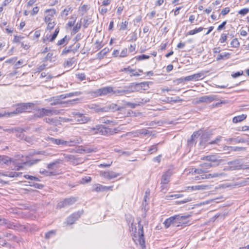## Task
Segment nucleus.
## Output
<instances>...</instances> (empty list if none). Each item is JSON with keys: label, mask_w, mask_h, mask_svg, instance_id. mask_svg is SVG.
I'll return each instance as SVG.
<instances>
[{"label": "nucleus", "mask_w": 249, "mask_h": 249, "mask_svg": "<svg viewBox=\"0 0 249 249\" xmlns=\"http://www.w3.org/2000/svg\"><path fill=\"white\" fill-rule=\"evenodd\" d=\"M138 230L137 231V228L136 226L134 227L132 225L131 231L133 232L134 238L133 240L135 241L136 240H138L140 245L142 247V248L145 247V240L144 239V232L143 230V226L140 223V221L138 222Z\"/></svg>", "instance_id": "7ed1b4c3"}, {"label": "nucleus", "mask_w": 249, "mask_h": 249, "mask_svg": "<svg viewBox=\"0 0 249 249\" xmlns=\"http://www.w3.org/2000/svg\"><path fill=\"white\" fill-rule=\"evenodd\" d=\"M168 100L169 102H173L175 103L183 101V99H180L179 97H176L175 99L173 97L168 98Z\"/></svg>", "instance_id": "a18cd8bd"}, {"label": "nucleus", "mask_w": 249, "mask_h": 249, "mask_svg": "<svg viewBox=\"0 0 249 249\" xmlns=\"http://www.w3.org/2000/svg\"><path fill=\"white\" fill-rule=\"evenodd\" d=\"M62 160L57 159L54 161L53 162L48 164L47 165V167L49 169H53V167L57 168L59 167L58 165L59 164H61L62 163Z\"/></svg>", "instance_id": "5701e85b"}, {"label": "nucleus", "mask_w": 249, "mask_h": 249, "mask_svg": "<svg viewBox=\"0 0 249 249\" xmlns=\"http://www.w3.org/2000/svg\"><path fill=\"white\" fill-rule=\"evenodd\" d=\"M128 24V22L126 21H125L124 22H122L121 23V25H120V28L122 30H125L127 28V26Z\"/></svg>", "instance_id": "0e129e2a"}, {"label": "nucleus", "mask_w": 249, "mask_h": 249, "mask_svg": "<svg viewBox=\"0 0 249 249\" xmlns=\"http://www.w3.org/2000/svg\"><path fill=\"white\" fill-rule=\"evenodd\" d=\"M89 6L88 5L84 4L80 7L79 10L83 12H87L89 9Z\"/></svg>", "instance_id": "bf43d9fd"}, {"label": "nucleus", "mask_w": 249, "mask_h": 249, "mask_svg": "<svg viewBox=\"0 0 249 249\" xmlns=\"http://www.w3.org/2000/svg\"><path fill=\"white\" fill-rule=\"evenodd\" d=\"M81 141V139H76L71 140L70 141H65V145L72 146L75 145L76 144H78Z\"/></svg>", "instance_id": "393cba45"}, {"label": "nucleus", "mask_w": 249, "mask_h": 249, "mask_svg": "<svg viewBox=\"0 0 249 249\" xmlns=\"http://www.w3.org/2000/svg\"><path fill=\"white\" fill-rule=\"evenodd\" d=\"M231 47L234 48H237L239 46V42L237 39V38H234L231 42Z\"/></svg>", "instance_id": "37998d69"}, {"label": "nucleus", "mask_w": 249, "mask_h": 249, "mask_svg": "<svg viewBox=\"0 0 249 249\" xmlns=\"http://www.w3.org/2000/svg\"><path fill=\"white\" fill-rule=\"evenodd\" d=\"M81 21H80L79 22H77L76 25L73 27L72 29V33L73 34H76L77 32H78L79 29L81 28Z\"/></svg>", "instance_id": "4c0bfd02"}, {"label": "nucleus", "mask_w": 249, "mask_h": 249, "mask_svg": "<svg viewBox=\"0 0 249 249\" xmlns=\"http://www.w3.org/2000/svg\"><path fill=\"white\" fill-rule=\"evenodd\" d=\"M39 161L40 159H32L29 160L28 157H26L25 160H22L21 162L19 163L17 160L13 161V164L15 165V167H17L16 170H19L23 168V165L25 166H31L33 165L37 164Z\"/></svg>", "instance_id": "39448f33"}, {"label": "nucleus", "mask_w": 249, "mask_h": 249, "mask_svg": "<svg viewBox=\"0 0 249 249\" xmlns=\"http://www.w3.org/2000/svg\"><path fill=\"white\" fill-rule=\"evenodd\" d=\"M247 118V115L245 114H242L237 116H235L232 119V122L233 123H238L240 122Z\"/></svg>", "instance_id": "bb28decb"}, {"label": "nucleus", "mask_w": 249, "mask_h": 249, "mask_svg": "<svg viewBox=\"0 0 249 249\" xmlns=\"http://www.w3.org/2000/svg\"><path fill=\"white\" fill-rule=\"evenodd\" d=\"M172 175V172L170 170H168L163 174L161 178L162 189L164 188V185L167 184L170 181V178Z\"/></svg>", "instance_id": "4468645a"}, {"label": "nucleus", "mask_w": 249, "mask_h": 249, "mask_svg": "<svg viewBox=\"0 0 249 249\" xmlns=\"http://www.w3.org/2000/svg\"><path fill=\"white\" fill-rule=\"evenodd\" d=\"M70 10H71V7H67L63 11H62V12L61 13V16H67L68 15L69 12Z\"/></svg>", "instance_id": "4d7b16f0"}, {"label": "nucleus", "mask_w": 249, "mask_h": 249, "mask_svg": "<svg viewBox=\"0 0 249 249\" xmlns=\"http://www.w3.org/2000/svg\"><path fill=\"white\" fill-rule=\"evenodd\" d=\"M52 140V143L56 145H65V141L61 139H53Z\"/></svg>", "instance_id": "c756f323"}, {"label": "nucleus", "mask_w": 249, "mask_h": 249, "mask_svg": "<svg viewBox=\"0 0 249 249\" xmlns=\"http://www.w3.org/2000/svg\"><path fill=\"white\" fill-rule=\"evenodd\" d=\"M71 18L73 19V21H69L68 22L67 25L69 27H71L72 26H73L74 25L75 20H76V18L74 17H71Z\"/></svg>", "instance_id": "13d9d810"}, {"label": "nucleus", "mask_w": 249, "mask_h": 249, "mask_svg": "<svg viewBox=\"0 0 249 249\" xmlns=\"http://www.w3.org/2000/svg\"><path fill=\"white\" fill-rule=\"evenodd\" d=\"M74 63V61L73 58H71L69 60H67L66 62V65L67 66L70 67Z\"/></svg>", "instance_id": "338daca9"}, {"label": "nucleus", "mask_w": 249, "mask_h": 249, "mask_svg": "<svg viewBox=\"0 0 249 249\" xmlns=\"http://www.w3.org/2000/svg\"><path fill=\"white\" fill-rule=\"evenodd\" d=\"M1 222H0V226H5L7 228L9 229H12L16 230H18L19 228L22 227L21 225L18 224L17 222H11L4 218H1L0 221Z\"/></svg>", "instance_id": "6e6552de"}, {"label": "nucleus", "mask_w": 249, "mask_h": 249, "mask_svg": "<svg viewBox=\"0 0 249 249\" xmlns=\"http://www.w3.org/2000/svg\"><path fill=\"white\" fill-rule=\"evenodd\" d=\"M82 214V211H78L71 215L67 218V222L68 224L71 225L77 220Z\"/></svg>", "instance_id": "2eb2a0df"}, {"label": "nucleus", "mask_w": 249, "mask_h": 249, "mask_svg": "<svg viewBox=\"0 0 249 249\" xmlns=\"http://www.w3.org/2000/svg\"><path fill=\"white\" fill-rule=\"evenodd\" d=\"M99 122L102 124H109L112 125H115V122L113 121L108 119L107 117H105L100 119Z\"/></svg>", "instance_id": "cd10ccee"}, {"label": "nucleus", "mask_w": 249, "mask_h": 249, "mask_svg": "<svg viewBox=\"0 0 249 249\" xmlns=\"http://www.w3.org/2000/svg\"><path fill=\"white\" fill-rule=\"evenodd\" d=\"M202 160L207 161L211 163L212 165H215V167L218 166L222 161L221 159H218L215 155H209L203 157L201 158Z\"/></svg>", "instance_id": "9d476101"}, {"label": "nucleus", "mask_w": 249, "mask_h": 249, "mask_svg": "<svg viewBox=\"0 0 249 249\" xmlns=\"http://www.w3.org/2000/svg\"><path fill=\"white\" fill-rule=\"evenodd\" d=\"M221 138H222L221 136H218L214 140L208 142V144H217L220 141Z\"/></svg>", "instance_id": "864d4df0"}, {"label": "nucleus", "mask_w": 249, "mask_h": 249, "mask_svg": "<svg viewBox=\"0 0 249 249\" xmlns=\"http://www.w3.org/2000/svg\"><path fill=\"white\" fill-rule=\"evenodd\" d=\"M46 13H48L47 16H50L51 18L53 17L54 15H55L56 13V10L55 9H48L46 10Z\"/></svg>", "instance_id": "473e14b6"}, {"label": "nucleus", "mask_w": 249, "mask_h": 249, "mask_svg": "<svg viewBox=\"0 0 249 249\" xmlns=\"http://www.w3.org/2000/svg\"><path fill=\"white\" fill-rule=\"evenodd\" d=\"M47 100L51 102L50 105L51 106L60 105L63 103L62 102L59 101V99H57L56 97H53L52 98L48 99Z\"/></svg>", "instance_id": "a878e982"}, {"label": "nucleus", "mask_w": 249, "mask_h": 249, "mask_svg": "<svg viewBox=\"0 0 249 249\" xmlns=\"http://www.w3.org/2000/svg\"><path fill=\"white\" fill-rule=\"evenodd\" d=\"M113 91V88L112 87H106L100 88L95 90L94 93L96 96L106 95L108 93H112Z\"/></svg>", "instance_id": "9b49d317"}, {"label": "nucleus", "mask_w": 249, "mask_h": 249, "mask_svg": "<svg viewBox=\"0 0 249 249\" xmlns=\"http://www.w3.org/2000/svg\"><path fill=\"white\" fill-rule=\"evenodd\" d=\"M232 140V144H236L237 143H243L245 142V140L241 138L237 137L233 138Z\"/></svg>", "instance_id": "49530a36"}, {"label": "nucleus", "mask_w": 249, "mask_h": 249, "mask_svg": "<svg viewBox=\"0 0 249 249\" xmlns=\"http://www.w3.org/2000/svg\"><path fill=\"white\" fill-rule=\"evenodd\" d=\"M22 173L7 171L4 172H0V176L8 177L10 178H14L19 177Z\"/></svg>", "instance_id": "6ab92c4d"}, {"label": "nucleus", "mask_w": 249, "mask_h": 249, "mask_svg": "<svg viewBox=\"0 0 249 249\" xmlns=\"http://www.w3.org/2000/svg\"><path fill=\"white\" fill-rule=\"evenodd\" d=\"M104 188H105L103 185L100 184H97L95 185V187L93 189L92 191L96 192L104 191Z\"/></svg>", "instance_id": "2f4dec72"}, {"label": "nucleus", "mask_w": 249, "mask_h": 249, "mask_svg": "<svg viewBox=\"0 0 249 249\" xmlns=\"http://www.w3.org/2000/svg\"><path fill=\"white\" fill-rule=\"evenodd\" d=\"M109 108L111 109L112 111L120 110L121 109L120 107H118L116 104H114L110 105Z\"/></svg>", "instance_id": "de8ad7c7"}, {"label": "nucleus", "mask_w": 249, "mask_h": 249, "mask_svg": "<svg viewBox=\"0 0 249 249\" xmlns=\"http://www.w3.org/2000/svg\"><path fill=\"white\" fill-rule=\"evenodd\" d=\"M64 156L65 159L67 161L71 162L73 163H75L77 160L75 158V157L72 155L66 154H62Z\"/></svg>", "instance_id": "4be33fe9"}, {"label": "nucleus", "mask_w": 249, "mask_h": 249, "mask_svg": "<svg viewBox=\"0 0 249 249\" xmlns=\"http://www.w3.org/2000/svg\"><path fill=\"white\" fill-rule=\"evenodd\" d=\"M203 27H199L198 28H196L194 30H190L187 33V35H194L196 33L201 32L203 30Z\"/></svg>", "instance_id": "7c9ffc66"}, {"label": "nucleus", "mask_w": 249, "mask_h": 249, "mask_svg": "<svg viewBox=\"0 0 249 249\" xmlns=\"http://www.w3.org/2000/svg\"><path fill=\"white\" fill-rule=\"evenodd\" d=\"M76 76L80 81H83L86 79V75L84 73H76Z\"/></svg>", "instance_id": "603ef678"}, {"label": "nucleus", "mask_w": 249, "mask_h": 249, "mask_svg": "<svg viewBox=\"0 0 249 249\" xmlns=\"http://www.w3.org/2000/svg\"><path fill=\"white\" fill-rule=\"evenodd\" d=\"M214 100V96L213 95H205L199 98V102L201 103L211 102Z\"/></svg>", "instance_id": "412c9836"}, {"label": "nucleus", "mask_w": 249, "mask_h": 249, "mask_svg": "<svg viewBox=\"0 0 249 249\" xmlns=\"http://www.w3.org/2000/svg\"><path fill=\"white\" fill-rule=\"evenodd\" d=\"M215 167V165H212L208 162H204L200 164L197 168H195L194 172L197 174L207 173L211 167Z\"/></svg>", "instance_id": "423d86ee"}, {"label": "nucleus", "mask_w": 249, "mask_h": 249, "mask_svg": "<svg viewBox=\"0 0 249 249\" xmlns=\"http://www.w3.org/2000/svg\"><path fill=\"white\" fill-rule=\"evenodd\" d=\"M82 150L83 151L86 153H91L93 152H95V150H94L93 149L90 148H85L82 149Z\"/></svg>", "instance_id": "69168bd1"}, {"label": "nucleus", "mask_w": 249, "mask_h": 249, "mask_svg": "<svg viewBox=\"0 0 249 249\" xmlns=\"http://www.w3.org/2000/svg\"><path fill=\"white\" fill-rule=\"evenodd\" d=\"M95 131V133H99L103 135H107L111 133V130L107 127H105L104 125H98L95 127L91 128L90 131Z\"/></svg>", "instance_id": "1a4fd4ad"}, {"label": "nucleus", "mask_w": 249, "mask_h": 249, "mask_svg": "<svg viewBox=\"0 0 249 249\" xmlns=\"http://www.w3.org/2000/svg\"><path fill=\"white\" fill-rule=\"evenodd\" d=\"M158 144L159 143L151 146L148 150V153L150 154H153L157 152L158 151V147L157 146Z\"/></svg>", "instance_id": "ea45409f"}, {"label": "nucleus", "mask_w": 249, "mask_h": 249, "mask_svg": "<svg viewBox=\"0 0 249 249\" xmlns=\"http://www.w3.org/2000/svg\"><path fill=\"white\" fill-rule=\"evenodd\" d=\"M230 53H225L224 54H220L216 57V60L219 61L221 59H228L230 57Z\"/></svg>", "instance_id": "c85d7f7f"}, {"label": "nucleus", "mask_w": 249, "mask_h": 249, "mask_svg": "<svg viewBox=\"0 0 249 249\" xmlns=\"http://www.w3.org/2000/svg\"><path fill=\"white\" fill-rule=\"evenodd\" d=\"M127 50L126 48H124L121 52L120 57H124L127 55Z\"/></svg>", "instance_id": "680f3d73"}, {"label": "nucleus", "mask_w": 249, "mask_h": 249, "mask_svg": "<svg viewBox=\"0 0 249 249\" xmlns=\"http://www.w3.org/2000/svg\"><path fill=\"white\" fill-rule=\"evenodd\" d=\"M23 38V36H17L16 35L14 36V42H19L21 39Z\"/></svg>", "instance_id": "e2e57ef3"}, {"label": "nucleus", "mask_w": 249, "mask_h": 249, "mask_svg": "<svg viewBox=\"0 0 249 249\" xmlns=\"http://www.w3.org/2000/svg\"><path fill=\"white\" fill-rule=\"evenodd\" d=\"M225 176V174L222 172H216L213 173H202L199 176L196 177V180L209 179L212 178H220Z\"/></svg>", "instance_id": "0eeeda50"}, {"label": "nucleus", "mask_w": 249, "mask_h": 249, "mask_svg": "<svg viewBox=\"0 0 249 249\" xmlns=\"http://www.w3.org/2000/svg\"><path fill=\"white\" fill-rule=\"evenodd\" d=\"M189 216L181 214H176L166 219L163 223L166 229L170 226L173 227H184L189 223Z\"/></svg>", "instance_id": "f257e3e1"}, {"label": "nucleus", "mask_w": 249, "mask_h": 249, "mask_svg": "<svg viewBox=\"0 0 249 249\" xmlns=\"http://www.w3.org/2000/svg\"><path fill=\"white\" fill-rule=\"evenodd\" d=\"M24 177L26 179H30L32 180H35V181H39V179L38 178L34 177V176H30V175H24Z\"/></svg>", "instance_id": "8fccbe9b"}, {"label": "nucleus", "mask_w": 249, "mask_h": 249, "mask_svg": "<svg viewBox=\"0 0 249 249\" xmlns=\"http://www.w3.org/2000/svg\"><path fill=\"white\" fill-rule=\"evenodd\" d=\"M55 234V231L54 230L50 231L45 234V237L46 239H49L52 237Z\"/></svg>", "instance_id": "a19ab883"}, {"label": "nucleus", "mask_w": 249, "mask_h": 249, "mask_svg": "<svg viewBox=\"0 0 249 249\" xmlns=\"http://www.w3.org/2000/svg\"><path fill=\"white\" fill-rule=\"evenodd\" d=\"M75 120L80 124H85L90 121V118L86 116L85 114L80 113L79 115H78Z\"/></svg>", "instance_id": "f3484780"}, {"label": "nucleus", "mask_w": 249, "mask_h": 249, "mask_svg": "<svg viewBox=\"0 0 249 249\" xmlns=\"http://www.w3.org/2000/svg\"><path fill=\"white\" fill-rule=\"evenodd\" d=\"M35 106V104L32 103H21L16 106L15 110L12 112H8V116H12L15 114L21 113L24 112H30Z\"/></svg>", "instance_id": "20e7f679"}, {"label": "nucleus", "mask_w": 249, "mask_h": 249, "mask_svg": "<svg viewBox=\"0 0 249 249\" xmlns=\"http://www.w3.org/2000/svg\"><path fill=\"white\" fill-rule=\"evenodd\" d=\"M90 19L84 18L83 20V27L84 28H87L88 27V26L90 24Z\"/></svg>", "instance_id": "3c124183"}, {"label": "nucleus", "mask_w": 249, "mask_h": 249, "mask_svg": "<svg viewBox=\"0 0 249 249\" xmlns=\"http://www.w3.org/2000/svg\"><path fill=\"white\" fill-rule=\"evenodd\" d=\"M77 200V198L74 197L66 198L63 201L60 202L58 204V207L61 208L67 207L73 204Z\"/></svg>", "instance_id": "f8f14e48"}, {"label": "nucleus", "mask_w": 249, "mask_h": 249, "mask_svg": "<svg viewBox=\"0 0 249 249\" xmlns=\"http://www.w3.org/2000/svg\"><path fill=\"white\" fill-rule=\"evenodd\" d=\"M91 108L95 109L96 112H105L107 111L106 108H101L96 105H92Z\"/></svg>", "instance_id": "c9c22d12"}, {"label": "nucleus", "mask_w": 249, "mask_h": 249, "mask_svg": "<svg viewBox=\"0 0 249 249\" xmlns=\"http://www.w3.org/2000/svg\"><path fill=\"white\" fill-rule=\"evenodd\" d=\"M203 73L202 72H199L193 74L194 81L199 80L202 79Z\"/></svg>", "instance_id": "79ce46f5"}, {"label": "nucleus", "mask_w": 249, "mask_h": 249, "mask_svg": "<svg viewBox=\"0 0 249 249\" xmlns=\"http://www.w3.org/2000/svg\"><path fill=\"white\" fill-rule=\"evenodd\" d=\"M233 168V169H234V170H238V169H249V165L243 166L242 165L238 164V165L234 166Z\"/></svg>", "instance_id": "5fc2aeb1"}, {"label": "nucleus", "mask_w": 249, "mask_h": 249, "mask_svg": "<svg viewBox=\"0 0 249 249\" xmlns=\"http://www.w3.org/2000/svg\"><path fill=\"white\" fill-rule=\"evenodd\" d=\"M249 9L248 8H245L239 10L238 11V14L242 16H245L246 14H247L249 13Z\"/></svg>", "instance_id": "09e8293b"}, {"label": "nucleus", "mask_w": 249, "mask_h": 249, "mask_svg": "<svg viewBox=\"0 0 249 249\" xmlns=\"http://www.w3.org/2000/svg\"><path fill=\"white\" fill-rule=\"evenodd\" d=\"M209 188V186L207 185L201 184L196 186H189L188 189L191 190H206Z\"/></svg>", "instance_id": "aec40b11"}, {"label": "nucleus", "mask_w": 249, "mask_h": 249, "mask_svg": "<svg viewBox=\"0 0 249 249\" xmlns=\"http://www.w3.org/2000/svg\"><path fill=\"white\" fill-rule=\"evenodd\" d=\"M133 92V91L130 90V89H113V91L112 93L117 96H122L126 94L130 93L131 92Z\"/></svg>", "instance_id": "a211bd4d"}, {"label": "nucleus", "mask_w": 249, "mask_h": 249, "mask_svg": "<svg viewBox=\"0 0 249 249\" xmlns=\"http://www.w3.org/2000/svg\"><path fill=\"white\" fill-rule=\"evenodd\" d=\"M100 175L108 179H111L117 178L120 174L113 171H101Z\"/></svg>", "instance_id": "ddd939ff"}, {"label": "nucleus", "mask_w": 249, "mask_h": 249, "mask_svg": "<svg viewBox=\"0 0 249 249\" xmlns=\"http://www.w3.org/2000/svg\"><path fill=\"white\" fill-rule=\"evenodd\" d=\"M67 39V36H66L64 38L60 39V40H58L57 45H63L64 44H67L68 43V40H66Z\"/></svg>", "instance_id": "c03bdc74"}, {"label": "nucleus", "mask_w": 249, "mask_h": 249, "mask_svg": "<svg viewBox=\"0 0 249 249\" xmlns=\"http://www.w3.org/2000/svg\"><path fill=\"white\" fill-rule=\"evenodd\" d=\"M136 60L138 61L142 60L144 59H147L150 58V56L149 55H147L146 54H142L138 56H136L135 57Z\"/></svg>", "instance_id": "58836bf2"}, {"label": "nucleus", "mask_w": 249, "mask_h": 249, "mask_svg": "<svg viewBox=\"0 0 249 249\" xmlns=\"http://www.w3.org/2000/svg\"><path fill=\"white\" fill-rule=\"evenodd\" d=\"M53 53H49L47 55L43 58V62H45L47 61L52 62L53 61Z\"/></svg>", "instance_id": "e433bc0d"}, {"label": "nucleus", "mask_w": 249, "mask_h": 249, "mask_svg": "<svg viewBox=\"0 0 249 249\" xmlns=\"http://www.w3.org/2000/svg\"><path fill=\"white\" fill-rule=\"evenodd\" d=\"M81 94L80 92H70L69 93H66V95L67 96V98L71 97L73 96H78Z\"/></svg>", "instance_id": "6e6d98bb"}, {"label": "nucleus", "mask_w": 249, "mask_h": 249, "mask_svg": "<svg viewBox=\"0 0 249 249\" xmlns=\"http://www.w3.org/2000/svg\"><path fill=\"white\" fill-rule=\"evenodd\" d=\"M52 109L42 108L39 109L35 115L36 117L41 118L44 116H52Z\"/></svg>", "instance_id": "dca6fc26"}, {"label": "nucleus", "mask_w": 249, "mask_h": 249, "mask_svg": "<svg viewBox=\"0 0 249 249\" xmlns=\"http://www.w3.org/2000/svg\"><path fill=\"white\" fill-rule=\"evenodd\" d=\"M12 162L11 159L6 156H0V163L9 165Z\"/></svg>", "instance_id": "b1692460"}, {"label": "nucleus", "mask_w": 249, "mask_h": 249, "mask_svg": "<svg viewBox=\"0 0 249 249\" xmlns=\"http://www.w3.org/2000/svg\"><path fill=\"white\" fill-rule=\"evenodd\" d=\"M228 149L234 151H242V150H245L246 148L245 147H238V146H228L227 147Z\"/></svg>", "instance_id": "72a5a7b5"}, {"label": "nucleus", "mask_w": 249, "mask_h": 249, "mask_svg": "<svg viewBox=\"0 0 249 249\" xmlns=\"http://www.w3.org/2000/svg\"><path fill=\"white\" fill-rule=\"evenodd\" d=\"M201 135V137L200 138V145L205 147L207 144H208V142H210L209 141V138L211 135L209 134L205 133H203V131L201 130H199L197 131L194 132L193 134L191 136V138L190 140H188V144L189 145H192L195 143V138H197L198 136Z\"/></svg>", "instance_id": "f03ea898"}, {"label": "nucleus", "mask_w": 249, "mask_h": 249, "mask_svg": "<svg viewBox=\"0 0 249 249\" xmlns=\"http://www.w3.org/2000/svg\"><path fill=\"white\" fill-rule=\"evenodd\" d=\"M227 38V37L226 34H222L221 36V37L219 39V41L221 43H224L226 41Z\"/></svg>", "instance_id": "052dcab7"}, {"label": "nucleus", "mask_w": 249, "mask_h": 249, "mask_svg": "<svg viewBox=\"0 0 249 249\" xmlns=\"http://www.w3.org/2000/svg\"><path fill=\"white\" fill-rule=\"evenodd\" d=\"M59 27H57L55 29V31L53 33V34L51 36V37L50 39V41L51 42H53L54 40V39L56 38V37L59 33Z\"/></svg>", "instance_id": "f704fd0d"}, {"label": "nucleus", "mask_w": 249, "mask_h": 249, "mask_svg": "<svg viewBox=\"0 0 249 249\" xmlns=\"http://www.w3.org/2000/svg\"><path fill=\"white\" fill-rule=\"evenodd\" d=\"M230 12V8L229 7H226L223 9L221 11V14L225 16L227 14Z\"/></svg>", "instance_id": "774afa93"}]
</instances>
